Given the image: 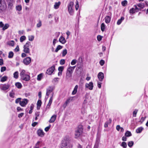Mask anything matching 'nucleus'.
I'll return each instance as SVG.
<instances>
[{
  "instance_id": "1",
  "label": "nucleus",
  "mask_w": 148,
  "mask_h": 148,
  "mask_svg": "<svg viewBox=\"0 0 148 148\" xmlns=\"http://www.w3.org/2000/svg\"><path fill=\"white\" fill-rule=\"evenodd\" d=\"M71 141L68 137H65L62 141L59 148H70Z\"/></svg>"
},
{
  "instance_id": "2",
  "label": "nucleus",
  "mask_w": 148,
  "mask_h": 148,
  "mask_svg": "<svg viewBox=\"0 0 148 148\" xmlns=\"http://www.w3.org/2000/svg\"><path fill=\"white\" fill-rule=\"evenodd\" d=\"M83 128L82 125H79L77 130L76 131L75 135L76 138L79 137L82 134Z\"/></svg>"
},
{
  "instance_id": "3",
  "label": "nucleus",
  "mask_w": 148,
  "mask_h": 148,
  "mask_svg": "<svg viewBox=\"0 0 148 148\" xmlns=\"http://www.w3.org/2000/svg\"><path fill=\"white\" fill-rule=\"evenodd\" d=\"M31 45V43L27 41L24 45L23 51L26 53H30V49L29 47Z\"/></svg>"
},
{
  "instance_id": "4",
  "label": "nucleus",
  "mask_w": 148,
  "mask_h": 148,
  "mask_svg": "<svg viewBox=\"0 0 148 148\" xmlns=\"http://www.w3.org/2000/svg\"><path fill=\"white\" fill-rule=\"evenodd\" d=\"M73 5L74 3L71 1L68 5V12L71 15H73L74 13V10L73 9Z\"/></svg>"
},
{
  "instance_id": "5",
  "label": "nucleus",
  "mask_w": 148,
  "mask_h": 148,
  "mask_svg": "<svg viewBox=\"0 0 148 148\" xmlns=\"http://www.w3.org/2000/svg\"><path fill=\"white\" fill-rule=\"evenodd\" d=\"M55 67L54 65L52 66L47 70L46 73L49 75H51L53 74V72L55 69Z\"/></svg>"
},
{
  "instance_id": "6",
  "label": "nucleus",
  "mask_w": 148,
  "mask_h": 148,
  "mask_svg": "<svg viewBox=\"0 0 148 148\" xmlns=\"http://www.w3.org/2000/svg\"><path fill=\"white\" fill-rule=\"evenodd\" d=\"M10 87V85L8 84H0V89L1 90L5 91L7 90Z\"/></svg>"
},
{
  "instance_id": "7",
  "label": "nucleus",
  "mask_w": 148,
  "mask_h": 148,
  "mask_svg": "<svg viewBox=\"0 0 148 148\" xmlns=\"http://www.w3.org/2000/svg\"><path fill=\"white\" fill-rule=\"evenodd\" d=\"M29 102V100L26 99H23L22 101L20 102V105L23 107L25 106Z\"/></svg>"
},
{
  "instance_id": "8",
  "label": "nucleus",
  "mask_w": 148,
  "mask_h": 148,
  "mask_svg": "<svg viewBox=\"0 0 148 148\" xmlns=\"http://www.w3.org/2000/svg\"><path fill=\"white\" fill-rule=\"evenodd\" d=\"M93 83L92 82H90L89 84L86 83L85 84V87L90 90H92L93 88Z\"/></svg>"
},
{
  "instance_id": "9",
  "label": "nucleus",
  "mask_w": 148,
  "mask_h": 148,
  "mask_svg": "<svg viewBox=\"0 0 148 148\" xmlns=\"http://www.w3.org/2000/svg\"><path fill=\"white\" fill-rule=\"evenodd\" d=\"M53 87L52 86H49L47 89L46 95L48 97L52 92L53 90Z\"/></svg>"
},
{
  "instance_id": "10",
  "label": "nucleus",
  "mask_w": 148,
  "mask_h": 148,
  "mask_svg": "<svg viewBox=\"0 0 148 148\" xmlns=\"http://www.w3.org/2000/svg\"><path fill=\"white\" fill-rule=\"evenodd\" d=\"M6 7L4 0H0V9L2 10L4 9V8Z\"/></svg>"
},
{
  "instance_id": "11",
  "label": "nucleus",
  "mask_w": 148,
  "mask_h": 148,
  "mask_svg": "<svg viewBox=\"0 0 148 148\" xmlns=\"http://www.w3.org/2000/svg\"><path fill=\"white\" fill-rule=\"evenodd\" d=\"M37 133L38 136L40 137H43L44 136L45 133L42 130L38 129L37 132Z\"/></svg>"
},
{
  "instance_id": "12",
  "label": "nucleus",
  "mask_w": 148,
  "mask_h": 148,
  "mask_svg": "<svg viewBox=\"0 0 148 148\" xmlns=\"http://www.w3.org/2000/svg\"><path fill=\"white\" fill-rule=\"evenodd\" d=\"M31 58L29 57L25 58L23 60V62L25 64L28 65L31 62Z\"/></svg>"
},
{
  "instance_id": "13",
  "label": "nucleus",
  "mask_w": 148,
  "mask_h": 148,
  "mask_svg": "<svg viewBox=\"0 0 148 148\" xmlns=\"http://www.w3.org/2000/svg\"><path fill=\"white\" fill-rule=\"evenodd\" d=\"M21 78L23 80L26 81L29 80L30 79L29 75L27 74L22 76L21 77Z\"/></svg>"
},
{
  "instance_id": "14",
  "label": "nucleus",
  "mask_w": 148,
  "mask_h": 148,
  "mask_svg": "<svg viewBox=\"0 0 148 148\" xmlns=\"http://www.w3.org/2000/svg\"><path fill=\"white\" fill-rule=\"evenodd\" d=\"M98 77L100 81H102L104 78L103 74L101 72H99L98 74Z\"/></svg>"
},
{
  "instance_id": "15",
  "label": "nucleus",
  "mask_w": 148,
  "mask_h": 148,
  "mask_svg": "<svg viewBox=\"0 0 148 148\" xmlns=\"http://www.w3.org/2000/svg\"><path fill=\"white\" fill-rule=\"evenodd\" d=\"M75 66H70L67 69L66 72L72 73L73 71L74 70V69L75 68Z\"/></svg>"
},
{
  "instance_id": "16",
  "label": "nucleus",
  "mask_w": 148,
  "mask_h": 148,
  "mask_svg": "<svg viewBox=\"0 0 148 148\" xmlns=\"http://www.w3.org/2000/svg\"><path fill=\"white\" fill-rule=\"evenodd\" d=\"M57 117V116L56 114H54L51 117L49 121L50 123H53L55 121Z\"/></svg>"
},
{
  "instance_id": "17",
  "label": "nucleus",
  "mask_w": 148,
  "mask_h": 148,
  "mask_svg": "<svg viewBox=\"0 0 148 148\" xmlns=\"http://www.w3.org/2000/svg\"><path fill=\"white\" fill-rule=\"evenodd\" d=\"M61 3V2L60 1L55 3L53 7L55 9H58L59 8Z\"/></svg>"
},
{
  "instance_id": "18",
  "label": "nucleus",
  "mask_w": 148,
  "mask_h": 148,
  "mask_svg": "<svg viewBox=\"0 0 148 148\" xmlns=\"http://www.w3.org/2000/svg\"><path fill=\"white\" fill-rule=\"evenodd\" d=\"M59 41L62 44H64L66 42V40L65 38L62 36H61L60 38Z\"/></svg>"
},
{
  "instance_id": "19",
  "label": "nucleus",
  "mask_w": 148,
  "mask_h": 148,
  "mask_svg": "<svg viewBox=\"0 0 148 148\" xmlns=\"http://www.w3.org/2000/svg\"><path fill=\"white\" fill-rule=\"evenodd\" d=\"M105 22L106 23H109L111 20V17L109 16H106L105 18Z\"/></svg>"
},
{
  "instance_id": "20",
  "label": "nucleus",
  "mask_w": 148,
  "mask_h": 148,
  "mask_svg": "<svg viewBox=\"0 0 148 148\" xmlns=\"http://www.w3.org/2000/svg\"><path fill=\"white\" fill-rule=\"evenodd\" d=\"M112 122V120L110 119H108V121L106 122L104 124V127H105L106 128L108 127V125L111 123Z\"/></svg>"
},
{
  "instance_id": "21",
  "label": "nucleus",
  "mask_w": 148,
  "mask_h": 148,
  "mask_svg": "<svg viewBox=\"0 0 148 148\" xmlns=\"http://www.w3.org/2000/svg\"><path fill=\"white\" fill-rule=\"evenodd\" d=\"M78 88V86L77 85H76L75 86L72 93V95H74L76 94Z\"/></svg>"
},
{
  "instance_id": "22",
  "label": "nucleus",
  "mask_w": 148,
  "mask_h": 148,
  "mask_svg": "<svg viewBox=\"0 0 148 148\" xmlns=\"http://www.w3.org/2000/svg\"><path fill=\"white\" fill-rule=\"evenodd\" d=\"M8 79V77L7 76H4L1 78L0 79V81L2 82H3L6 81Z\"/></svg>"
},
{
  "instance_id": "23",
  "label": "nucleus",
  "mask_w": 148,
  "mask_h": 148,
  "mask_svg": "<svg viewBox=\"0 0 148 148\" xmlns=\"http://www.w3.org/2000/svg\"><path fill=\"white\" fill-rule=\"evenodd\" d=\"M77 66L78 69H80V72L81 73H82L83 70V65L82 64H80L79 65V64H77Z\"/></svg>"
},
{
  "instance_id": "24",
  "label": "nucleus",
  "mask_w": 148,
  "mask_h": 148,
  "mask_svg": "<svg viewBox=\"0 0 148 148\" xmlns=\"http://www.w3.org/2000/svg\"><path fill=\"white\" fill-rule=\"evenodd\" d=\"M15 86L18 88H21L22 86L21 84L19 82H16L15 83Z\"/></svg>"
},
{
  "instance_id": "25",
  "label": "nucleus",
  "mask_w": 148,
  "mask_h": 148,
  "mask_svg": "<svg viewBox=\"0 0 148 148\" xmlns=\"http://www.w3.org/2000/svg\"><path fill=\"white\" fill-rule=\"evenodd\" d=\"M124 19V18L123 17H121L120 19L118 20L117 23V24L118 25H120Z\"/></svg>"
},
{
  "instance_id": "26",
  "label": "nucleus",
  "mask_w": 148,
  "mask_h": 148,
  "mask_svg": "<svg viewBox=\"0 0 148 148\" xmlns=\"http://www.w3.org/2000/svg\"><path fill=\"white\" fill-rule=\"evenodd\" d=\"M14 95L15 92L14 91L12 90L10 92L9 96L11 97L14 98Z\"/></svg>"
},
{
  "instance_id": "27",
  "label": "nucleus",
  "mask_w": 148,
  "mask_h": 148,
  "mask_svg": "<svg viewBox=\"0 0 148 148\" xmlns=\"http://www.w3.org/2000/svg\"><path fill=\"white\" fill-rule=\"evenodd\" d=\"M143 129V127H140L136 130V132L137 133H140L141 132Z\"/></svg>"
},
{
  "instance_id": "28",
  "label": "nucleus",
  "mask_w": 148,
  "mask_h": 148,
  "mask_svg": "<svg viewBox=\"0 0 148 148\" xmlns=\"http://www.w3.org/2000/svg\"><path fill=\"white\" fill-rule=\"evenodd\" d=\"M62 47H63L62 46H61V45H58L57 48L56 49L55 51V52L56 53L59 50L61 49L62 48Z\"/></svg>"
},
{
  "instance_id": "29",
  "label": "nucleus",
  "mask_w": 148,
  "mask_h": 148,
  "mask_svg": "<svg viewBox=\"0 0 148 148\" xmlns=\"http://www.w3.org/2000/svg\"><path fill=\"white\" fill-rule=\"evenodd\" d=\"M26 74L25 73V71L24 70H22L21 71V72L20 73V75L21 77H22V76L24 75H26Z\"/></svg>"
},
{
  "instance_id": "30",
  "label": "nucleus",
  "mask_w": 148,
  "mask_h": 148,
  "mask_svg": "<svg viewBox=\"0 0 148 148\" xmlns=\"http://www.w3.org/2000/svg\"><path fill=\"white\" fill-rule=\"evenodd\" d=\"M125 136L128 137L132 136V134L130 132L127 131L125 132Z\"/></svg>"
},
{
  "instance_id": "31",
  "label": "nucleus",
  "mask_w": 148,
  "mask_h": 148,
  "mask_svg": "<svg viewBox=\"0 0 148 148\" xmlns=\"http://www.w3.org/2000/svg\"><path fill=\"white\" fill-rule=\"evenodd\" d=\"M14 77L15 79H17L18 76V71H16L14 73Z\"/></svg>"
},
{
  "instance_id": "32",
  "label": "nucleus",
  "mask_w": 148,
  "mask_h": 148,
  "mask_svg": "<svg viewBox=\"0 0 148 148\" xmlns=\"http://www.w3.org/2000/svg\"><path fill=\"white\" fill-rule=\"evenodd\" d=\"M105 25L104 23H103L101 25V30L102 32L105 31Z\"/></svg>"
},
{
  "instance_id": "33",
  "label": "nucleus",
  "mask_w": 148,
  "mask_h": 148,
  "mask_svg": "<svg viewBox=\"0 0 148 148\" xmlns=\"http://www.w3.org/2000/svg\"><path fill=\"white\" fill-rule=\"evenodd\" d=\"M67 53V50L66 49H64L62 52V56L63 57Z\"/></svg>"
},
{
  "instance_id": "34",
  "label": "nucleus",
  "mask_w": 148,
  "mask_h": 148,
  "mask_svg": "<svg viewBox=\"0 0 148 148\" xmlns=\"http://www.w3.org/2000/svg\"><path fill=\"white\" fill-rule=\"evenodd\" d=\"M72 73L66 72V78L68 79L69 78L71 77L72 76Z\"/></svg>"
},
{
  "instance_id": "35",
  "label": "nucleus",
  "mask_w": 148,
  "mask_h": 148,
  "mask_svg": "<svg viewBox=\"0 0 148 148\" xmlns=\"http://www.w3.org/2000/svg\"><path fill=\"white\" fill-rule=\"evenodd\" d=\"M42 77V74L40 73L38 75L37 77V80L38 81H40Z\"/></svg>"
},
{
  "instance_id": "36",
  "label": "nucleus",
  "mask_w": 148,
  "mask_h": 148,
  "mask_svg": "<svg viewBox=\"0 0 148 148\" xmlns=\"http://www.w3.org/2000/svg\"><path fill=\"white\" fill-rule=\"evenodd\" d=\"M16 9L17 11H20L22 10V6L21 5H18L16 6Z\"/></svg>"
},
{
  "instance_id": "37",
  "label": "nucleus",
  "mask_w": 148,
  "mask_h": 148,
  "mask_svg": "<svg viewBox=\"0 0 148 148\" xmlns=\"http://www.w3.org/2000/svg\"><path fill=\"white\" fill-rule=\"evenodd\" d=\"M42 104V102L41 100H38V102H37V108H40V107L41 105Z\"/></svg>"
},
{
  "instance_id": "38",
  "label": "nucleus",
  "mask_w": 148,
  "mask_h": 148,
  "mask_svg": "<svg viewBox=\"0 0 148 148\" xmlns=\"http://www.w3.org/2000/svg\"><path fill=\"white\" fill-rule=\"evenodd\" d=\"M14 56V53L12 51H10L9 52L8 57L9 58H12Z\"/></svg>"
},
{
  "instance_id": "39",
  "label": "nucleus",
  "mask_w": 148,
  "mask_h": 148,
  "mask_svg": "<svg viewBox=\"0 0 148 148\" xmlns=\"http://www.w3.org/2000/svg\"><path fill=\"white\" fill-rule=\"evenodd\" d=\"M26 39V37L25 36H22L20 38V41L21 42H22L23 41L25 40Z\"/></svg>"
},
{
  "instance_id": "40",
  "label": "nucleus",
  "mask_w": 148,
  "mask_h": 148,
  "mask_svg": "<svg viewBox=\"0 0 148 148\" xmlns=\"http://www.w3.org/2000/svg\"><path fill=\"white\" fill-rule=\"evenodd\" d=\"M135 12V9L134 8H132L129 10V12L130 14H133Z\"/></svg>"
},
{
  "instance_id": "41",
  "label": "nucleus",
  "mask_w": 148,
  "mask_h": 148,
  "mask_svg": "<svg viewBox=\"0 0 148 148\" xmlns=\"http://www.w3.org/2000/svg\"><path fill=\"white\" fill-rule=\"evenodd\" d=\"M9 27V25L8 24H5L4 26L3 27V30H5V29H7L8 27Z\"/></svg>"
},
{
  "instance_id": "42",
  "label": "nucleus",
  "mask_w": 148,
  "mask_h": 148,
  "mask_svg": "<svg viewBox=\"0 0 148 148\" xmlns=\"http://www.w3.org/2000/svg\"><path fill=\"white\" fill-rule=\"evenodd\" d=\"M76 5H75V9L77 10L79 7V2L77 0H76L75 2Z\"/></svg>"
},
{
  "instance_id": "43",
  "label": "nucleus",
  "mask_w": 148,
  "mask_h": 148,
  "mask_svg": "<svg viewBox=\"0 0 148 148\" xmlns=\"http://www.w3.org/2000/svg\"><path fill=\"white\" fill-rule=\"evenodd\" d=\"M133 145L134 142L133 141H130L128 143V145L130 147H132Z\"/></svg>"
},
{
  "instance_id": "44",
  "label": "nucleus",
  "mask_w": 148,
  "mask_h": 148,
  "mask_svg": "<svg viewBox=\"0 0 148 148\" xmlns=\"http://www.w3.org/2000/svg\"><path fill=\"white\" fill-rule=\"evenodd\" d=\"M40 142L38 141L37 142V143L35 145V146L34 147V148H40Z\"/></svg>"
},
{
  "instance_id": "45",
  "label": "nucleus",
  "mask_w": 148,
  "mask_h": 148,
  "mask_svg": "<svg viewBox=\"0 0 148 148\" xmlns=\"http://www.w3.org/2000/svg\"><path fill=\"white\" fill-rule=\"evenodd\" d=\"M9 2L8 4V7L10 8L12 7L13 5V3H14V1L12 0V1H8Z\"/></svg>"
},
{
  "instance_id": "46",
  "label": "nucleus",
  "mask_w": 148,
  "mask_h": 148,
  "mask_svg": "<svg viewBox=\"0 0 148 148\" xmlns=\"http://www.w3.org/2000/svg\"><path fill=\"white\" fill-rule=\"evenodd\" d=\"M8 44L12 46H13L14 45V42L13 40H11L8 42Z\"/></svg>"
},
{
  "instance_id": "47",
  "label": "nucleus",
  "mask_w": 148,
  "mask_h": 148,
  "mask_svg": "<svg viewBox=\"0 0 148 148\" xmlns=\"http://www.w3.org/2000/svg\"><path fill=\"white\" fill-rule=\"evenodd\" d=\"M28 37L29 40L32 41L34 39V36H29Z\"/></svg>"
},
{
  "instance_id": "48",
  "label": "nucleus",
  "mask_w": 148,
  "mask_h": 148,
  "mask_svg": "<svg viewBox=\"0 0 148 148\" xmlns=\"http://www.w3.org/2000/svg\"><path fill=\"white\" fill-rule=\"evenodd\" d=\"M42 25L41 21L40 20L38 21V23L37 24V27L38 28L40 27Z\"/></svg>"
},
{
  "instance_id": "49",
  "label": "nucleus",
  "mask_w": 148,
  "mask_h": 148,
  "mask_svg": "<svg viewBox=\"0 0 148 148\" xmlns=\"http://www.w3.org/2000/svg\"><path fill=\"white\" fill-rule=\"evenodd\" d=\"M127 1L126 0H124L121 2V4L123 6H125L127 4Z\"/></svg>"
},
{
  "instance_id": "50",
  "label": "nucleus",
  "mask_w": 148,
  "mask_h": 148,
  "mask_svg": "<svg viewBox=\"0 0 148 148\" xmlns=\"http://www.w3.org/2000/svg\"><path fill=\"white\" fill-rule=\"evenodd\" d=\"M138 6L141 8H143L144 7L145 5L143 3H140L138 4Z\"/></svg>"
},
{
  "instance_id": "51",
  "label": "nucleus",
  "mask_w": 148,
  "mask_h": 148,
  "mask_svg": "<svg viewBox=\"0 0 148 148\" xmlns=\"http://www.w3.org/2000/svg\"><path fill=\"white\" fill-rule=\"evenodd\" d=\"M64 67L63 66H59L58 68V70L60 72H62L64 69Z\"/></svg>"
},
{
  "instance_id": "52",
  "label": "nucleus",
  "mask_w": 148,
  "mask_h": 148,
  "mask_svg": "<svg viewBox=\"0 0 148 148\" xmlns=\"http://www.w3.org/2000/svg\"><path fill=\"white\" fill-rule=\"evenodd\" d=\"M138 110L136 109L133 112V116L135 117L136 116V114L138 112Z\"/></svg>"
},
{
  "instance_id": "53",
  "label": "nucleus",
  "mask_w": 148,
  "mask_h": 148,
  "mask_svg": "<svg viewBox=\"0 0 148 148\" xmlns=\"http://www.w3.org/2000/svg\"><path fill=\"white\" fill-rule=\"evenodd\" d=\"M77 60L75 59L73 60L71 62V64L72 65L75 64L77 62Z\"/></svg>"
},
{
  "instance_id": "54",
  "label": "nucleus",
  "mask_w": 148,
  "mask_h": 148,
  "mask_svg": "<svg viewBox=\"0 0 148 148\" xmlns=\"http://www.w3.org/2000/svg\"><path fill=\"white\" fill-rule=\"evenodd\" d=\"M81 113L82 114H84L86 112V110H85V109L84 108V107H83L82 108L81 110Z\"/></svg>"
},
{
  "instance_id": "55",
  "label": "nucleus",
  "mask_w": 148,
  "mask_h": 148,
  "mask_svg": "<svg viewBox=\"0 0 148 148\" xmlns=\"http://www.w3.org/2000/svg\"><path fill=\"white\" fill-rule=\"evenodd\" d=\"M121 146L124 147H126L127 146V143L125 142H123L121 145Z\"/></svg>"
},
{
  "instance_id": "56",
  "label": "nucleus",
  "mask_w": 148,
  "mask_h": 148,
  "mask_svg": "<svg viewBox=\"0 0 148 148\" xmlns=\"http://www.w3.org/2000/svg\"><path fill=\"white\" fill-rule=\"evenodd\" d=\"M51 127V125H49L46 127L45 129V130L46 132H48L49 129H50V127Z\"/></svg>"
},
{
  "instance_id": "57",
  "label": "nucleus",
  "mask_w": 148,
  "mask_h": 148,
  "mask_svg": "<svg viewBox=\"0 0 148 148\" xmlns=\"http://www.w3.org/2000/svg\"><path fill=\"white\" fill-rule=\"evenodd\" d=\"M6 68L5 66H2L1 68V71L2 72L6 70Z\"/></svg>"
},
{
  "instance_id": "58",
  "label": "nucleus",
  "mask_w": 148,
  "mask_h": 148,
  "mask_svg": "<svg viewBox=\"0 0 148 148\" xmlns=\"http://www.w3.org/2000/svg\"><path fill=\"white\" fill-rule=\"evenodd\" d=\"M102 38L101 36L100 35H98L97 37V40L99 41H100L101 40Z\"/></svg>"
},
{
  "instance_id": "59",
  "label": "nucleus",
  "mask_w": 148,
  "mask_h": 148,
  "mask_svg": "<svg viewBox=\"0 0 148 148\" xmlns=\"http://www.w3.org/2000/svg\"><path fill=\"white\" fill-rule=\"evenodd\" d=\"M65 63V60L64 59H62L60 61V64L62 65L64 64Z\"/></svg>"
},
{
  "instance_id": "60",
  "label": "nucleus",
  "mask_w": 148,
  "mask_h": 148,
  "mask_svg": "<svg viewBox=\"0 0 148 148\" xmlns=\"http://www.w3.org/2000/svg\"><path fill=\"white\" fill-rule=\"evenodd\" d=\"M21 98H19L16 99L15 100V103H20V102L21 101Z\"/></svg>"
},
{
  "instance_id": "61",
  "label": "nucleus",
  "mask_w": 148,
  "mask_h": 148,
  "mask_svg": "<svg viewBox=\"0 0 148 148\" xmlns=\"http://www.w3.org/2000/svg\"><path fill=\"white\" fill-rule=\"evenodd\" d=\"M104 63L105 61L103 60H101L99 62V63L100 65L101 66H103L104 65Z\"/></svg>"
},
{
  "instance_id": "62",
  "label": "nucleus",
  "mask_w": 148,
  "mask_h": 148,
  "mask_svg": "<svg viewBox=\"0 0 148 148\" xmlns=\"http://www.w3.org/2000/svg\"><path fill=\"white\" fill-rule=\"evenodd\" d=\"M53 94H52V95L49 101V103H51L53 101Z\"/></svg>"
},
{
  "instance_id": "63",
  "label": "nucleus",
  "mask_w": 148,
  "mask_h": 148,
  "mask_svg": "<svg viewBox=\"0 0 148 148\" xmlns=\"http://www.w3.org/2000/svg\"><path fill=\"white\" fill-rule=\"evenodd\" d=\"M3 64V61L2 58L0 59V65L2 66Z\"/></svg>"
},
{
  "instance_id": "64",
  "label": "nucleus",
  "mask_w": 148,
  "mask_h": 148,
  "mask_svg": "<svg viewBox=\"0 0 148 148\" xmlns=\"http://www.w3.org/2000/svg\"><path fill=\"white\" fill-rule=\"evenodd\" d=\"M38 123L37 122H34L32 124V126L33 127H35L37 124Z\"/></svg>"
}]
</instances>
